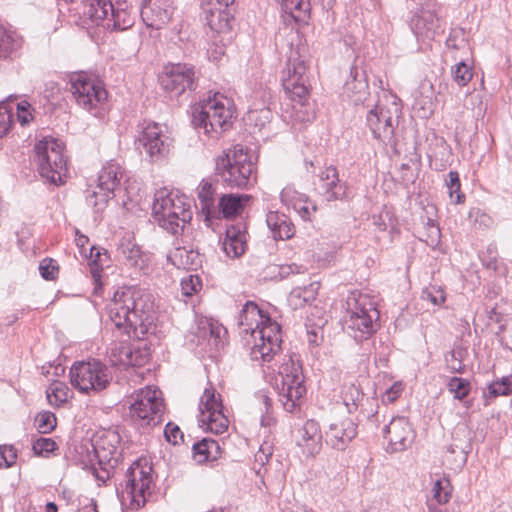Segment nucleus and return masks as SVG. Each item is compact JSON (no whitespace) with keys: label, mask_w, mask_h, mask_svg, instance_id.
Here are the masks:
<instances>
[{"label":"nucleus","mask_w":512,"mask_h":512,"mask_svg":"<svg viewBox=\"0 0 512 512\" xmlns=\"http://www.w3.org/2000/svg\"><path fill=\"white\" fill-rule=\"evenodd\" d=\"M247 233L242 223L230 225L226 229L225 238L222 242V248L230 258L242 256L247 248Z\"/></svg>","instance_id":"a878e982"},{"label":"nucleus","mask_w":512,"mask_h":512,"mask_svg":"<svg viewBox=\"0 0 512 512\" xmlns=\"http://www.w3.org/2000/svg\"><path fill=\"white\" fill-rule=\"evenodd\" d=\"M208 330V341L215 350H218L224 345L223 336L226 334V329L222 325L209 323Z\"/></svg>","instance_id":"052dcab7"},{"label":"nucleus","mask_w":512,"mask_h":512,"mask_svg":"<svg viewBox=\"0 0 512 512\" xmlns=\"http://www.w3.org/2000/svg\"><path fill=\"white\" fill-rule=\"evenodd\" d=\"M172 0H141L140 16L147 27L161 29L173 14Z\"/></svg>","instance_id":"5701e85b"},{"label":"nucleus","mask_w":512,"mask_h":512,"mask_svg":"<svg viewBox=\"0 0 512 512\" xmlns=\"http://www.w3.org/2000/svg\"><path fill=\"white\" fill-rule=\"evenodd\" d=\"M69 83L76 104L94 116L100 115L108 98L103 82L93 74L80 71L70 75Z\"/></svg>","instance_id":"0eeeda50"},{"label":"nucleus","mask_w":512,"mask_h":512,"mask_svg":"<svg viewBox=\"0 0 512 512\" xmlns=\"http://www.w3.org/2000/svg\"><path fill=\"white\" fill-rule=\"evenodd\" d=\"M237 323L240 334L249 336L246 344L250 348L253 361L270 362L280 351L281 326L266 314L258 305L247 301L240 310Z\"/></svg>","instance_id":"f03ea898"},{"label":"nucleus","mask_w":512,"mask_h":512,"mask_svg":"<svg viewBox=\"0 0 512 512\" xmlns=\"http://www.w3.org/2000/svg\"><path fill=\"white\" fill-rule=\"evenodd\" d=\"M198 80L195 67L189 63L168 64L159 77L161 87L170 94V97H178L186 91H194L198 86Z\"/></svg>","instance_id":"a211bd4d"},{"label":"nucleus","mask_w":512,"mask_h":512,"mask_svg":"<svg viewBox=\"0 0 512 512\" xmlns=\"http://www.w3.org/2000/svg\"><path fill=\"white\" fill-rule=\"evenodd\" d=\"M39 271L45 280H54L58 276L59 266L55 260L45 258L39 264Z\"/></svg>","instance_id":"bf43d9fd"},{"label":"nucleus","mask_w":512,"mask_h":512,"mask_svg":"<svg viewBox=\"0 0 512 512\" xmlns=\"http://www.w3.org/2000/svg\"><path fill=\"white\" fill-rule=\"evenodd\" d=\"M341 398L349 414H353L358 410L368 418L375 417L377 414V411H373L372 409L371 412H368L367 414L365 413L366 409H364V402L366 404H370V406H377V403L373 398H364V394L360 386L355 383L345 384L343 386Z\"/></svg>","instance_id":"393cba45"},{"label":"nucleus","mask_w":512,"mask_h":512,"mask_svg":"<svg viewBox=\"0 0 512 512\" xmlns=\"http://www.w3.org/2000/svg\"><path fill=\"white\" fill-rule=\"evenodd\" d=\"M136 12L132 7L123 1H116L113 5V11L105 25V28L117 31H125L134 25Z\"/></svg>","instance_id":"cd10ccee"},{"label":"nucleus","mask_w":512,"mask_h":512,"mask_svg":"<svg viewBox=\"0 0 512 512\" xmlns=\"http://www.w3.org/2000/svg\"><path fill=\"white\" fill-rule=\"evenodd\" d=\"M447 48L453 50H459L466 44L465 42V31L462 28L451 29L449 36L445 42Z\"/></svg>","instance_id":"680f3d73"},{"label":"nucleus","mask_w":512,"mask_h":512,"mask_svg":"<svg viewBox=\"0 0 512 512\" xmlns=\"http://www.w3.org/2000/svg\"><path fill=\"white\" fill-rule=\"evenodd\" d=\"M473 433L465 424H458L452 432V442L450 443L460 450H472Z\"/></svg>","instance_id":"37998d69"},{"label":"nucleus","mask_w":512,"mask_h":512,"mask_svg":"<svg viewBox=\"0 0 512 512\" xmlns=\"http://www.w3.org/2000/svg\"><path fill=\"white\" fill-rule=\"evenodd\" d=\"M250 199L251 196L247 194H223L216 206L218 216L222 214L224 218H232L239 215Z\"/></svg>","instance_id":"473e14b6"},{"label":"nucleus","mask_w":512,"mask_h":512,"mask_svg":"<svg viewBox=\"0 0 512 512\" xmlns=\"http://www.w3.org/2000/svg\"><path fill=\"white\" fill-rule=\"evenodd\" d=\"M448 391L453 395L454 399L464 401L471 392V383L468 379L453 376L447 384Z\"/></svg>","instance_id":"c03bdc74"},{"label":"nucleus","mask_w":512,"mask_h":512,"mask_svg":"<svg viewBox=\"0 0 512 512\" xmlns=\"http://www.w3.org/2000/svg\"><path fill=\"white\" fill-rule=\"evenodd\" d=\"M452 75L454 81L458 85L465 86L471 81L473 77L472 68L464 61H460L452 67Z\"/></svg>","instance_id":"864d4df0"},{"label":"nucleus","mask_w":512,"mask_h":512,"mask_svg":"<svg viewBox=\"0 0 512 512\" xmlns=\"http://www.w3.org/2000/svg\"><path fill=\"white\" fill-rule=\"evenodd\" d=\"M162 392L150 386L132 396L130 417L140 427H153L162 421L164 412Z\"/></svg>","instance_id":"ddd939ff"},{"label":"nucleus","mask_w":512,"mask_h":512,"mask_svg":"<svg viewBox=\"0 0 512 512\" xmlns=\"http://www.w3.org/2000/svg\"><path fill=\"white\" fill-rule=\"evenodd\" d=\"M164 436L166 440L173 445L179 444L183 441L184 438V434L179 426L172 422L166 424L164 429Z\"/></svg>","instance_id":"0e129e2a"},{"label":"nucleus","mask_w":512,"mask_h":512,"mask_svg":"<svg viewBox=\"0 0 512 512\" xmlns=\"http://www.w3.org/2000/svg\"><path fill=\"white\" fill-rule=\"evenodd\" d=\"M282 86L286 96L301 108L309 99V77L305 60L299 49H290L286 68L282 75Z\"/></svg>","instance_id":"9b49d317"},{"label":"nucleus","mask_w":512,"mask_h":512,"mask_svg":"<svg viewBox=\"0 0 512 512\" xmlns=\"http://www.w3.org/2000/svg\"><path fill=\"white\" fill-rule=\"evenodd\" d=\"M441 239V231L435 220L427 218L424 222V233L420 240L424 241L428 246L435 248L439 245Z\"/></svg>","instance_id":"de8ad7c7"},{"label":"nucleus","mask_w":512,"mask_h":512,"mask_svg":"<svg viewBox=\"0 0 512 512\" xmlns=\"http://www.w3.org/2000/svg\"><path fill=\"white\" fill-rule=\"evenodd\" d=\"M472 450H460L459 448L454 447L453 445L449 444L447 447V453L452 455L454 457V462L456 467L462 468L468 459V455L471 453Z\"/></svg>","instance_id":"338daca9"},{"label":"nucleus","mask_w":512,"mask_h":512,"mask_svg":"<svg viewBox=\"0 0 512 512\" xmlns=\"http://www.w3.org/2000/svg\"><path fill=\"white\" fill-rule=\"evenodd\" d=\"M22 46V38L15 32L0 25V59H13Z\"/></svg>","instance_id":"f704fd0d"},{"label":"nucleus","mask_w":512,"mask_h":512,"mask_svg":"<svg viewBox=\"0 0 512 512\" xmlns=\"http://www.w3.org/2000/svg\"><path fill=\"white\" fill-rule=\"evenodd\" d=\"M152 467L146 460H136L127 469L122 489V498L130 501L134 509L143 507L151 494Z\"/></svg>","instance_id":"4468645a"},{"label":"nucleus","mask_w":512,"mask_h":512,"mask_svg":"<svg viewBox=\"0 0 512 512\" xmlns=\"http://www.w3.org/2000/svg\"><path fill=\"white\" fill-rule=\"evenodd\" d=\"M199 426L214 434H222L228 429L229 420L223 412L221 395L210 386L206 388L199 403Z\"/></svg>","instance_id":"f3484780"},{"label":"nucleus","mask_w":512,"mask_h":512,"mask_svg":"<svg viewBox=\"0 0 512 512\" xmlns=\"http://www.w3.org/2000/svg\"><path fill=\"white\" fill-rule=\"evenodd\" d=\"M433 500L437 504L443 505L449 502L451 498V486L448 479L437 480L432 488Z\"/></svg>","instance_id":"603ef678"},{"label":"nucleus","mask_w":512,"mask_h":512,"mask_svg":"<svg viewBox=\"0 0 512 512\" xmlns=\"http://www.w3.org/2000/svg\"><path fill=\"white\" fill-rule=\"evenodd\" d=\"M355 106H363L368 110L376 104L375 99L370 96L369 88L347 95Z\"/></svg>","instance_id":"e2e57ef3"},{"label":"nucleus","mask_w":512,"mask_h":512,"mask_svg":"<svg viewBox=\"0 0 512 512\" xmlns=\"http://www.w3.org/2000/svg\"><path fill=\"white\" fill-rule=\"evenodd\" d=\"M123 176L124 168L118 162H107L99 172L96 186L86 191L87 203L101 210L115 196Z\"/></svg>","instance_id":"dca6fc26"},{"label":"nucleus","mask_w":512,"mask_h":512,"mask_svg":"<svg viewBox=\"0 0 512 512\" xmlns=\"http://www.w3.org/2000/svg\"><path fill=\"white\" fill-rule=\"evenodd\" d=\"M118 252L131 266L138 265L142 252L140 247L129 238H123L118 246Z\"/></svg>","instance_id":"a18cd8bd"},{"label":"nucleus","mask_w":512,"mask_h":512,"mask_svg":"<svg viewBox=\"0 0 512 512\" xmlns=\"http://www.w3.org/2000/svg\"><path fill=\"white\" fill-rule=\"evenodd\" d=\"M266 223L275 240H287L294 236L295 227L290 218L278 211H269Z\"/></svg>","instance_id":"c756f323"},{"label":"nucleus","mask_w":512,"mask_h":512,"mask_svg":"<svg viewBox=\"0 0 512 512\" xmlns=\"http://www.w3.org/2000/svg\"><path fill=\"white\" fill-rule=\"evenodd\" d=\"M479 258L487 269L498 270V251L495 243L489 244L486 250L480 253Z\"/></svg>","instance_id":"5fc2aeb1"},{"label":"nucleus","mask_w":512,"mask_h":512,"mask_svg":"<svg viewBox=\"0 0 512 512\" xmlns=\"http://www.w3.org/2000/svg\"><path fill=\"white\" fill-rule=\"evenodd\" d=\"M368 88V82L363 73H360L356 67H352L350 70V78L346 81L344 86L345 93L349 95Z\"/></svg>","instance_id":"09e8293b"},{"label":"nucleus","mask_w":512,"mask_h":512,"mask_svg":"<svg viewBox=\"0 0 512 512\" xmlns=\"http://www.w3.org/2000/svg\"><path fill=\"white\" fill-rule=\"evenodd\" d=\"M111 321L129 337L143 339L156 330V312L149 293L138 287L118 288L108 305Z\"/></svg>","instance_id":"f257e3e1"},{"label":"nucleus","mask_w":512,"mask_h":512,"mask_svg":"<svg viewBox=\"0 0 512 512\" xmlns=\"http://www.w3.org/2000/svg\"><path fill=\"white\" fill-rule=\"evenodd\" d=\"M383 436L388 440L387 451L402 452L408 449L414 440V431L405 417H394L383 429Z\"/></svg>","instance_id":"4be33fe9"},{"label":"nucleus","mask_w":512,"mask_h":512,"mask_svg":"<svg viewBox=\"0 0 512 512\" xmlns=\"http://www.w3.org/2000/svg\"><path fill=\"white\" fill-rule=\"evenodd\" d=\"M421 299L440 308L446 301V292L442 286L429 285L422 290Z\"/></svg>","instance_id":"49530a36"},{"label":"nucleus","mask_w":512,"mask_h":512,"mask_svg":"<svg viewBox=\"0 0 512 512\" xmlns=\"http://www.w3.org/2000/svg\"><path fill=\"white\" fill-rule=\"evenodd\" d=\"M402 115L401 105L394 99L389 105L375 104L367 111L366 125L373 137L385 146L396 147L395 129Z\"/></svg>","instance_id":"1a4fd4ad"},{"label":"nucleus","mask_w":512,"mask_h":512,"mask_svg":"<svg viewBox=\"0 0 512 512\" xmlns=\"http://www.w3.org/2000/svg\"><path fill=\"white\" fill-rule=\"evenodd\" d=\"M121 437L116 430H107L90 445H81L79 453L83 455L81 463L84 467L94 466L95 461L100 465L108 464L111 467L117 464L121 456Z\"/></svg>","instance_id":"2eb2a0df"},{"label":"nucleus","mask_w":512,"mask_h":512,"mask_svg":"<svg viewBox=\"0 0 512 512\" xmlns=\"http://www.w3.org/2000/svg\"><path fill=\"white\" fill-rule=\"evenodd\" d=\"M171 142L166 127L163 125L146 120L140 124L137 143L151 161L157 162L164 159L169 153Z\"/></svg>","instance_id":"6ab92c4d"},{"label":"nucleus","mask_w":512,"mask_h":512,"mask_svg":"<svg viewBox=\"0 0 512 512\" xmlns=\"http://www.w3.org/2000/svg\"><path fill=\"white\" fill-rule=\"evenodd\" d=\"M512 393L511 377L503 376L491 382L483 392L484 405L488 406L499 396H508Z\"/></svg>","instance_id":"58836bf2"},{"label":"nucleus","mask_w":512,"mask_h":512,"mask_svg":"<svg viewBox=\"0 0 512 512\" xmlns=\"http://www.w3.org/2000/svg\"><path fill=\"white\" fill-rule=\"evenodd\" d=\"M317 194L327 202L348 201L351 189L346 180L340 179L338 168L328 165L317 175L314 183Z\"/></svg>","instance_id":"aec40b11"},{"label":"nucleus","mask_w":512,"mask_h":512,"mask_svg":"<svg viewBox=\"0 0 512 512\" xmlns=\"http://www.w3.org/2000/svg\"><path fill=\"white\" fill-rule=\"evenodd\" d=\"M234 114L233 101L216 92L192 106V124L197 129H204L206 135L217 138L232 126Z\"/></svg>","instance_id":"7ed1b4c3"},{"label":"nucleus","mask_w":512,"mask_h":512,"mask_svg":"<svg viewBox=\"0 0 512 512\" xmlns=\"http://www.w3.org/2000/svg\"><path fill=\"white\" fill-rule=\"evenodd\" d=\"M168 259L176 267L185 270H196L201 265V255L185 246H176L174 251L169 254Z\"/></svg>","instance_id":"72a5a7b5"},{"label":"nucleus","mask_w":512,"mask_h":512,"mask_svg":"<svg viewBox=\"0 0 512 512\" xmlns=\"http://www.w3.org/2000/svg\"><path fill=\"white\" fill-rule=\"evenodd\" d=\"M255 164L251 156L240 145L229 149L216 161V174L231 189H245L252 180Z\"/></svg>","instance_id":"423d86ee"},{"label":"nucleus","mask_w":512,"mask_h":512,"mask_svg":"<svg viewBox=\"0 0 512 512\" xmlns=\"http://www.w3.org/2000/svg\"><path fill=\"white\" fill-rule=\"evenodd\" d=\"M404 385L402 382H395L389 387L382 396V401L393 403L403 392Z\"/></svg>","instance_id":"774afa93"},{"label":"nucleus","mask_w":512,"mask_h":512,"mask_svg":"<svg viewBox=\"0 0 512 512\" xmlns=\"http://www.w3.org/2000/svg\"><path fill=\"white\" fill-rule=\"evenodd\" d=\"M46 397L50 405L60 407L71 397V391L64 382L54 381L48 386Z\"/></svg>","instance_id":"a19ab883"},{"label":"nucleus","mask_w":512,"mask_h":512,"mask_svg":"<svg viewBox=\"0 0 512 512\" xmlns=\"http://www.w3.org/2000/svg\"><path fill=\"white\" fill-rule=\"evenodd\" d=\"M348 317L345 326L348 334L356 341L368 339L376 332L379 311L375 301L367 294L352 292L346 301Z\"/></svg>","instance_id":"39448f33"},{"label":"nucleus","mask_w":512,"mask_h":512,"mask_svg":"<svg viewBox=\"0 0 512 512\" xmlns=\"http://www.w3.org/2000/svg\"><path fill=\"white\" fill-rule=\"evenodd\" d=\"M317 290L318 285L316 283L292 289L287 299L289 306L294 310L304 307L316 298Z\"/></svg>","instance_id":"e433bc0d"},{"label":"nucleus","mask_w":512,"mask_h":512,"mask_svg":"<svg viewBox=\"0 0 512 512\" xmlns=\"http://www.w3.org/2000/svg\"><path fill=\"white\" fill-rule=\"evenodd\" d=\"M17 459V450L13 445H0V469L12 467Z\"/></svg>","instance_id":"4d7b16f0"},{"label":"nucleus","mask_w":512,"mask_h":512,"mask_svg":"<svg viewBox=\"0 0 512 512\" xmlns=\"http://www.w3.org/2000/svg\"><path fill=\"white\" fill-rule=\"evenodd\" d=\"M32 449L36 455L47 456L57 449V444L51 438L39 437L33 442Z\"/></svg>","instance_id":"13d9d810"},{"label":"nucleus","mask_w":512,"mask_h":512,"mask_svg":"<svg viewBox=\"0 0 512 512\" xmlns=\"http://www.w3.org/2000/svg\"><path fill=\"white\" fill-rule=\"evenodd\" d=\"M279 375V400L285 411L294 413L300 408V402L306 393L302 365L296 355L286 356L279 368Z\"/></svg>","instance_id":"9d476101"},{"label":"nucleus","mask_w":512,"mask_h":512,"mask_svg":"<svg viewBox=\"0 0 512 512\" xmlns=\"http://www.w3.org/2000/svg\"><path fill=\"white\" fill-rule=\"evenodd\" d=\"M34 150L40 175L52 184H62L67 172L64 144L58 139L45 137L35 144Z\"/></svg>","instance_id":"6e6552de"},{"label":"nucleus","mask_w":512,"mask_h":512,"mask_svg":"<svg viewBox=\"0 0 512 512\" xmlns=\"http://www.w3.org/2000/svg\"><path fill=\"white\" fill-rule=\"evenodd\" d=\"M89 258L91 259L89 269L94 283L93 294L99 296L103 285L101 282L103 265L109 261V255L104 248L92 246L89 248Z\"/></svg>","instance_id":"2f4dec72"},{"label":"nucleus","mask_w":512,"mask_h":512,"mask_svg":"<svg viewBox=\"0 0 512 512\" xmlns=\"http://www.w3.org/2000/svg\"><path fill=\"white\" fill-rule=\"evenodd\" d=\"M466 350L461 347H455L444 354L445 368L452 374H463L466 371V366L463 363Z\"/></svg>","instance_id":"79ce46f5"},{"label":"nucleus","mask_w":512,"mask_h":512,"mask_svg":"<svg viewBox=\"0 0 512 512\" xmlns=\"http://www.w3.org/2000/svg\"><path fill=\"white\" fill-rule=\"evenodd\" d=\"M202 281L198 275H189L181 280V291L184 296L190 297L200 291Z\"/></svg>","instance_id":"6e6d98bb"},{"label":"nucleus","mask_w":512,"mask_h":512,"mask_svg":"<svg viewBox=\"0 0 512 512\" xmlns=\"http://www.w3.org/2000/svg\"><path fill=\"white\" fill-rule=\"evenodd\" d=\"M192 450L193 458L199 464L217 460L221 454L219 443L211 438H203L201 441L194 443Z\"/></svg>","instance_id":"c9c22d12"},{"label":"nucleus","mask_w":512,"mask_h":512,"mask_svg":"<svg viewBox=\"0 0 512 512\" xmlns=\"http://www.w3.org/2000/svg\"><path fill=\"white\" fill-rule=\"evenodd\" d=\"M113 0H91L86 14L97 25L102 24L104 27L113 11Z\"/></svg>","instance_id":"4c0bfd02"},{"label":"nucleus","mask_w":512,"mask_h":512,"mask_svg":"<svg viewBox=\"0 0 512 512\" xmlns=\"http://www.w3.org/2000/svg\"><path fill=\"white\" fill-rule=\"evenodd\" d=\"M215 186L208 180L203 179L197 187V196L201 212L206 220L218 218V208L215 198Z\"/></svg>","instance_id":"7c9ffc66"},{"label":"nucleus","mask_w":512,"mask_h":512,"mask_svg":"<svg viewBox=\"0 0 512 512\" xmlns=\"http://www.w3.org/2000/svg\"><path fill=\"white\" fill-rule=\"evenodd\" d=\"M57 425V419L54 413L43 411L36 415L35 426L39 433L47 434L52 432Z\"/></svg>","instance_id":"3c124183"},{"label":"nucleus","mask_w":512,"mask_h":512,"mask_svg":"<svg viewBox=\"0 0 512 512\" xmlns=\"http://www.w3.org/2000/svg\"><path fill=\"white\" fill-rule=\"evenodd\" d=\"M227 8L202 4V19L212 31L222 33L230 30L231 16Z\"/></svg>","instance_id":"c85d7f7f"},{"label":"nucleus","mask_w":512,"mask_h":512,"mask_svg":"<svg viewBox=\"0 0 512 512\" xmlns=\"http://www.w3.org/2000/svg\"><path fill=\"white\" fill-rule=\"evenodd\" d=\"M69 374L71 385L86 394L101 392L112 380L109 368L96 359L75 362Z\"/></svg>","instance_id":"f8f14e48"},{"label":"nucleus","mask_w":512,"mask_h":512,"mask_svg":"<svg viewBox=\"0 0 512 512\" xmlns=\"http://www.w3.org/2000/svg\"><path fill=\"white\" fill-rule=\"evenodd\" d=\"M300 438L297 444L303 449V453L314 456L321 450V434L319 424L315 420H307L302 429L299 430Z\"/></svg>","instance_id":"bb28decb"},{"label":"nucleus","mask_w":512,"mask_h":512,"mask_svg":"<svg viewBox=\"0 0 512 512\" xmlns=\"http://www.w3.org/2000/svg\"><path fill=\"white\" fill-rule=\"evenodd\" d=\"M152 210L159 226L173 235L182 234L193 215L185 196L166 190L155 194Z\"/></svg>","instance_id":"20e7f679"},{"label":"nucleus","mask_w":512,"mask_h":512,"mask_svg":"<svg viewBox=\"0 0 512 512\" xmlns=\"http://www.w3.org/2000/svg\"><path fill=\"white\" fill-rule=\"evenodd\" d=\"M283 11L295 22L304 21L310 11V0H280Z\"/></svg>","instance_id":"ea45409f"},{"label":"nucleus","mask_w":512,"mask_h":512,"mask_svg":"<svg viewBox=\"0 0 512 512\" xmlns=\"http://www.w3.org/2000/svg\"><path fill=\"white\" fill-rule=\"evenodd\" d=\"M358 434V423L352 418L335 419L324 430V443L333 450L344 451Z\"/></svg>","instance_id":"412c9836"},{"label":"nucleus","mask_w":512,"mask_h":512,"mask_svg":"<svg viewBox=\"0 0 512 512\" xmlns=\"http://www.w3.org/2000/svg\"><path fill=\"white\" fill-rule=\"evenodd\" d=\"M302 195V193L296 191L293 187L287 186L282 189L280 200L285 206L291 208L296 202L302 199Z\"/></svg>","instance_id":"69168bd1"},{"label":"nucleus","mask_w":512,"mask_h":512,"mask_svg":"<svg viewBox=\"0 0 512 512\" xmlns=\"http://www.w3.org/2000/svg\"><path fill=\"white\" fill-rule=\"evenodd\" d=\"M410 26L418 42L432 41L439 28V18L430 8L422 7L411 18Z\"/></svg>","instance_id":"b1692460"},{"label":"nucleus","mask_w":512,"mask_h":512,"mask_svg":"<svg viewBox=\"0 0 512 512\" xmlns=\"http://www.w3.org/2000/svg\"><path fill=\"white\" fill-rule=\"evenodd\" d=\"M468 218L473 223V226L479 230H488L494 224L493 218L485 211L477 207L470 209Z\"/></svg>","instance_id":"8fccbe9b"}]
</instances>
